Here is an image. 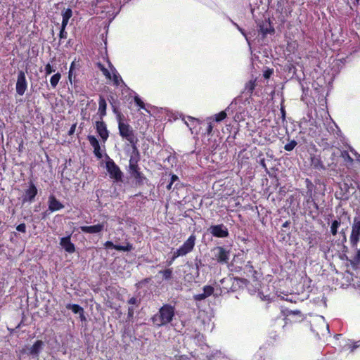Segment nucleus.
I'll return each mask as SVG.
<instances>
[{"mask_svg": "<svg viewBox=\"0 0 360 360\" xmlns=\"http://www.w3.org/2000/svg\"><path fill=\"white\" fill-rule=\"evenodd\" d=\"M213 259L220 264H226L229 260L230 251L221 246H217L212 250Z\"/></svg>", "mask_w": 360, "mask_h": 360, "instance_id": "nucleus-6", "label": "nucleus"}, {"mask_svg": "<svg viewBox=\"0 0 360 360\" xmlns=\"http://www.w3.org/2000/svg\"><path fill=\"white\" fill-rule=\"evenodd\" d=\"M195 240L196 237L194 234L190 236L189 238L183 243V245L179 248H178L175 252H174L173 257L172 261L169 262V264L176 258L184 256L188 253L191 252L194 248Z\"/></svg>", "mask_w": 360, "mask_h": 360, "instance_id": "nucleus-3", "label": "nucleus"}, {"mask_svg": "<svg viewBox=\"0 0 360 360\" xmlns=\"http://www.w3.org/2000/svg\"><path fill=\"white\" fill-rule=\"evenodd\" d=\"M96 131L105 142L108 138V131L105 123L101 120L96 122Z\"/></svg>", "mask_w": 360, "mask_h": 360, "instance_id": "nucleus-11", "label": "nucleus"}, {"mask_svg": "<svg viewBox=\"0 0 360 360\" xmlns=\"http://www.w3.org/2000/svg\"><path fill=\"white\" fill-rule=\"evenodd\" d=\"M106 169L111 179H113L117 182L122 181L123 173L113 160L109 159L106 162Z\"/></svg>", "mask_w": 360, "mask_h": 360, "instance_id": "nucleus-4", "label": "nucleus"}, {"mask_svg": "<svg viewBox=\"0 0 360 360\" xmlns=\"http://www.w3.org/2000/svg\"><path fill=\"white\" fill-rule=\"evenodd\" d=\"M134 310H135V309L133 306H131L129 307L128 313H127V316L129 319L133 318L134 314Z\"/></svg>", "mask_w": 360, "mask_h": 360, "instance_id": "nucleus-38", "label": "nucleus"}, {"mask_svg": "<svg viewBox=\"0 0 360 360\" xmlns=\"http://www.w3.org/2000/svg\"><path fill=\"white\" fill-rule=\"evenodd\" d=\"M290 225V222L289 221H285L283 224V227H288Z\"/></svg>", "mask_w": 360, "mask_h": 360, "instance_id": "nucleus-52", "label": "nucleus"}, {"mask_svg": "<svg viewBox=\"0 0 360 360\" xmlns=\"http://www.w3.org/2000/svg\"><path fill=\"white\" fill-rule=\"evenodd\" d=\"M203 292L206 297L210 296L214 292V288L211 285H205L203 288Z\"/></svg>", "mask_w": 360, "mask_h": 360, "instance_id": "nucleus-27", "label": "nucleus"}, {"mask_svg": "<svg viewBox=\"0 0 360 360\" xmlns=\"http://www.w3.org/2000/svg\"><path fill=\"white\" fill-rule=\"evenodd\" d=\"M259 164L265 170H267V167L266 165L264 158H262L259 160Z\"/></svg>", "mask_w": 360, "mask_h": 360, "instance_id": "nucleus-46", "label": "nucleus"}, {"mask_svg": "<svg viewBox=\"0 0 360 360\" xmlns=\"http://www.w3.org/2000/svg\"><path fill=\"white\" fill-rule=\"evenodd\" d=\"M208 231L217 238H226L229 233L228 229L222 224L217 225H212L208 229Z\"/></svg>", "mask_w": 360, "mask_h": 360, "instance_id": "nucleus-7", "label": "nucleus"}, {"mask_svg": "<svg viewBox=\"0 0 360 360\" xmlns=\"http://www.w3.org/2000/svg\"><path fill=\"white\" fill-rule=\"evenodd\" d=\"M360 240V217H355L352 224V231L349 236L352 247H356Z\"/></svg>", "mask_w": 360, "mask_h": 360, "instance_id": "nucleus-5", "label": "nucleus"}, {"mask_svg": "<svg viewBox=\"0 0 360 360\" xmlns=\"http://www.w3.org/2000/svg\"><path fill=\"white\" fill-rule=\"evenodd\" d=\"M172 186L173 184L169 182V184L166 186V188L167 190H171L172 188Z\"/></svg>", "mask_w": 360, "mask_h": 360, "instance_id": "nucleus-50", "label": "nucleus"}, {"mask_svg": "<svg viewBox=\"0 0 360 360\" xmlns=\"http://www.w3.org/2000/svg\"><path fill=\"white\" fill-rule=\"evenodd\" d=\"M321 323H322L323 326H326V329H327V330H328V326L325 324V323H324V321H323V320H321Z\"/></svg>", "mask_w": 360, "mask_h": 360, "instance_id": "nucleus-55", "label": "nucleus"}, {"mask_svg": "<svg viewBox=\"0 0 360 360\" xmlns=\"http://www.w3.org/2000/svg\"><path fill=\"white\" fill-rule=\"evenodd\" d=\"M74 68H75V65H72V71L74 70Z\"/></svg>", "mask_w": 360, "mask_h": 360, "instance_id": "nucleus-58", "label": "nucleus"}, {"mask_svg": "<svg viewBox=\"0 0 360 360\" xmlns=\"http://www.w3.org/2000/svg\"><path fill=\"white\" fill-rule=\"evenodd\" d=\"M49 208L52 212L59 210L64 207L54 196L49 198Z\"/></svg>", "mask_w": 360, "mask_h": 360, "instance_id": "nucleus-15", "label": "nucleus"}, {"mask_svg": "<svg viewBox=\"0 0 360 360\" xmlns=\"http://www.w3.org/2000/svg\"><path fill=\"white\" fill-rule=\"evenodd\" d=\"M235 280L238 282V283H241L245 285H247L249 283V281L245 278H236Z\"/></svg>", "mask_w": 360, "mask_h": 360, "instance_id": "nucleus-40", "label": "nucleus"}, {"mask_svg": "<svg viewBox=\"0 0 360 360\" xmlns=\"http://www.w3.org/2000/svg\"><path fill=\"white\" fill-rule=\"evenodd\" d=\"M65 27H63V25H61V29L59 34L60 39H65L67 37V32L65 31Z\"/></svg>", "mask_w": 360, "mask_h": 360, "instance_id": "nucleus-37", "label": "nucleus"}, {"mask_svg": "<svg viewBox=\"0 0 360 360\" xmlns=\"http://www.w3.org/2000/svg\"><path fill=\"white\" fill-rule=\"evenodd\" d=\"M16 230L20 231V232H22V233H25V231H26V226H25V224L24 223L19 224L16 227Z\"/></svg>", "mask_w": 360, "mask_h": 360, "instance_id": "nucleus-39", "label": "nucleus"}, {"mask_svg": "<svg viewBox=\"0 0 360 360\" xmlns=\"http://www.w3.org/2000/svg\"><path fill=\"white\" fill-rule=\"evenodd\" d=\"M66 308L68 309L72 310V311L75 314H79L80 318L82 319H85V317L84 316V309L82 307H80L79 304H68L66 305Z\"/></svg>", "mask_w": 360, "mask_h": 360, "instance_id": "nucleus-18", "label": "nucleus"}, {"mask_svg": "<svg viewBox=\"0 0 360 360\" xmlns=\"http://www.w3.org/2000/svg\"><path fill=\"white\" fill-rule=\"evenodd\" d=\"M37 194V189L36 186L32 183L30 185L29 188H27L25 191L24 195H22V202L23 203L26 202H32L34 200Z\"/></svg>", "mask_w": 360, "mask_h": 360, "instance_id": "nucleus-10", "label": "nucleus"}, {"mask_svg": "<svg viewBox=\"0 0 360 360\" xmlns=\"http://www.w3.org/2000/svg\"><path fill=\"white\" fill-rule=\"evenodd\" d=\"M188 119L190 120V121H192V122H198V119L196 118H194L193 117H191V116H188Z\"/></svg>", "mask_w": 360, "mask_h": 360, "instance_id": "nucleus-49", "label": "nucleus"}, {"mask_svg": "<svg viewBox=\"0 0 360 360\" xmlns=\"http://www.w3.org/2000/svg\"><path fill=\"white\" fill-rule=\"evenodd\" d=\"M27 87L25 74L23 71H19L16 82V92L18 95L22 96Z\"/></svg>", "mask_w": 360, "mask_h": 360, "instance_id": "nucleus-9", "label": "nucleus"}, {"mask_svg": "<svg viewBox=\"0 0 360 360\" xmlns=\"http://www.w3.org/2000/svg\"><path fill=\"white\" fill-rule=\"evenodd\" d=\"M226 117V111H221L219 113L215 115V121L221 122L224 120Z\"/></svg>", "mask_w": 360, "mask_h": 360, "instance_id": "nucleus-30", "label": "nucleus"}, {"mask_svg": "<svg viewBox=\"0 0 360 360\" xmlns=\"http://www.w3.org/2000/svg\"><path fill=\"white\" fill-rule=\"evenodd\" d=\"M246 267L249 269V271H252L255 274H256V271L253 270V266L251 264L250 262H248V264H246Z\"/></svg>", "mask_w": 360, "mask_h": 360, "instance_id": "nucleus-47", "label": "nucleus"}, {"mask_svg": "<svg viewBox=\"0 0 360 360\" xmlns=\"http://www.w3.org/2000/svg\"><path fill=\"white\" fill-rule=\"evenodd\" d=\"M356 257L358 259H360V249L357 251Z\"/></svg>", "mask_w": 360, "mask_h": 360, "instance_id": "nucleus-54", "label": "nucleus"}, {"mask_svg": "<svg viewBox=\"0 0 360 360\" xmlns=\"http://www.w3.org/2000/svg\"><path fill=\"white\" fill-rule=\"evenodd\" d=\"M45 72L46 75H50L52 72H55V69L49 63H48L45 66Z\"/></svg>", "mask_w": 360, "mask_h": 360, "instance_id": "nucleus-35", "label": "nucleus"}, {"mask_svg": "<svg viewBox=\"0 0 360 360\" xmlns=\"http://www.w3.org/2000/svg\"><path fill=\"white\" fill-rule=\"evenodd\" d=\"M175 314V309L170 304H164L152 318V322L158 327L169 323Z\"/></svg>", "mask_w": 360, "mask_h": 360, "instance_id": "nucleus-1", "label": "nucleus"}, {"mask_svg": "<svg viewBox=\"0 0 360 360\" xmlns=\"http://www.w3.org/2000/svg\"><path fill=\"white\" fill-rule=\"evenodd\" d=\"M311 165L316 169L323 168V165L320 158L316 156L311 158Z\"/></svg>", "mask_w": 360, "mask_h": 360, "instance_id": "nucleus-20", "label": "nucleus"}, {"mask_svg": "<svg viewBox=\"0 0 360 360\" xmlns=\"http://www.w3.org/2000/svg\"><path fill=\"white\" fill-rule=\"evenodd\" d=\"M233 25L237 27V29H238V30H239V31H240V32L243 35H245L244 30H243L242 28H240V27L238 26V24H236V23L233 22Z\"/></svg>", "mask_w": 360, "mask_h": 360, "instance_id": "nucleus-48", "label": "nucleus"}, {"mask_svg": "<svg viewBox=\"0 0 360 360\" xmlns=\"http://www.w3.org/2000/svg\"><path fill=\"white\" fill-rule=\"evenodd\" d=\"M134 101L136 103V104L139 106L141 108H145V104L144 103L141 101V99L138 96H136L134 97Z\"/></svg>", "mask_w": 360, "mask_h": 360, "instance_id": "nucleus-34", "label": "nucleus"}, {"mask_svg": "<svg viewBox=\"0 0 360 360\" xmlns=\"http://www.w3.org/2000/svg\"><path fill=\"white\" fill-rule=\"evenodd\" d=\"M104 246L106 248H113L116 250L119 251H124V252H129L133 250V245L127 242L125 245H115L112 241H106L104 243Z\"/></svg>", "mask_w": 360, "mask_h": 360, "instance_id": "nucleus-12", "label": "nucleus"}, {"mask_svg": "<svg viewBox=\"0 0 360 360\" xmlns=\"http://www.w3.org/2000/svg\"><path fill=\"white\" fill-rule=\"evenodd\" d=\"M257 86L256 79H251L248 81L245 86L243 93L248 94L249 96L252 95L254 90Z\"/></svg>", "mask_w": 360, "mask_h": 360, "instance_id": "nucleus-16", "label": "nucleus"}, {"mask_svg": "<svg viewBox=\"0 0 360 360\" xmlns=\"http://www.w3.org/2000/svg\"><path fill=\"white\" fill-rule=\"evenodd\" d=\"M177 181H179V177L176 174H172L169 182L173 184Z\"/></svg>", "mask_w": 360, "mask_h": 360, "instance_id": "nucleus-45", "label": "nucleus"}, {"mask_svg": "<svg viewBox=\"0 0 360 360\" xmlns=\"http://www.w3.org/2000/svg\"><path fill=\"white\" fill-rule=\"evenodd\" d=\"M212 127L211 124H210L208 127L207 132L210 133L212 131Z\"/></svg>", "mask_w": 360, "mask_h": 360, "instance_id": "nucleus-53", "label": "nucleus"}, {"mask_svg": "<svg viewBox=\"0 0 360 360\" xmlns=\"http://www.w3.org/2000/svg\"><path fill=\"white\" fill-rule=\"evenodd\" d=\"M94 155L98 158H102V154L101 153V147L100 146L98 148V149H94Z\"/></svg>", "mask_w": 360, "mask_h": 360, "instance_id": "nucleus-43", "label": "nucleus"}, {"mask_svg": "<svg viewBox=\"0 0 360 360\" xmlns=\"http://www.w3.org/2000/svg\"><path fill=\"white\" fill-rule=\"evenodd\" d=\"M159 273L162 274V276H163L164 279L168 280V279L171 278V277H172V269H165V270H163V271H160Z\"/></svg>", "mask_w": 360, "mask_h": 360, "instance_id": "nucleus-26", "label": "nucleus"}, {"mask_svg": "<svg viewBox=\"0 0 360 360\" xmlns=\"http://www.w3.org/2000/svg\"><path fill=\"white\" fill-rule=\"evenodd\" d=\"M117 119L120 135L129 142V143L131 145L133 151L136 152L137 155H139V150L136 147L138 140L134 135L131 127L129 124L122 122V115L120 112L117 114Z\"/></svg>", "mask_w": 360, "mask_h": 360, "instance_id": "nucleus-2", "label": "nucleus"}, {"mask_svg": "<svg viewBox=\"0 0 360 360\" xmlns=\"http://www.w3.org/2000/svg\"><path fill=\"white\" fill-rule=\"evenodd\" d=\"M76 127H77V123H75L71 126V127L68 131V135L70 136V135L74 134V133L75 132Z\"/></svg>", "mask_w": 360, "mask_h": 360, "instance_id": "nucleus-44", "label": "nucleus"}, {"mask_svg": "<svg viewBox=\"0 0 360 360\" xmlns=\"http://www.w3.org/2000/svg\"><path fill=\"white\" fill-rule=\"evenodd\" d=\"M134 153L137 154L136 152H134ZM139 155H136L137 158L131 155L129 160V166H131L132 165H137L139 161Z\"/></svg>", "mask_w": 360, "mask_h": 360, "instance_id": "nucleus-33", "label": "nucleus"}, {"mask_svg": "<svg viewBox=\"0 0 360 360\" xmlns=\"http://www.w3.org/2000/svg\"><path fill=\"white\" fill-rule=\"evenodd\" d=\"M72 11L70 8H68L63 11V12H62V17H63L62 25H63V27H65L67 26L68 21H69L70 18L72 17Z\"/></svg>", "mask_w": 360, "mask_h": 360, "instance_id": "nucleus-19", "label": "nucleus"}, {"mask_svg": "<svg viewBox=\"0 0 360 360\" xmlns=\"http://www.w3.org/2000/svg\"><path fill=\"white\" fill-rule=\"evenodd\" d=\"M75 65V63L72 62L70 65V70H69L68 79L70 82H72V78L73 77L72 65Z\"/></svg>", "mask_w": 360, "mask_h": 360, "instance_id": "nucleus-41", "label": "nucleus"}, {"mask_svg": "<svg viewBox=\"0 0 360 360\" xmlns=\"http://www.w3.org/2000/svg\"><path fill=\"white\" fill-rule=\"evenodd\" d=\"M267 26L266 27H264V25H261L259 27H260V31L261 32H262V34L264 35H266L269 33H271V32H274V30L271 28V26L270 25H266Z\"/></svg>", "mask_w": 360, "mask_h": 360, "instance_id": "nucleus-25", "label": "nucleus"}, {"mask_svg": "<svg viewBox=\"0 0 360 360\" xmlns=\"http://www.w3.org/2000/svg\"><path fill=\"white\" fill-rule=\"evenodd\" d=\"M340 221L338 220H334L332 222L331 227H330V231L333 236H335L337 234L338 228L340 226Z\"/></svg>", "mask_w": 360, "mask_h": 360, "instance_id": "nucleus-24", "label": "nucleus"}, {"mask_svg": "<svg viewBox=\"0 0 360 360\" xmlns=\"http://www.w3.org/2000/svg\"><path fill=\"white\" fill-rule=\"evenodd\" d=\"M264 77H265L266 78H268V77H269V73H266V74H264Z\"/></svg>", "mask_w": 360, "mask_h": 360, "instance_id": "nucleus-56", "label": "nucleus"}, {"mask_svg": "<svg viewBox=\"0 0 360 360\" xmlns=\"http://www.w3.org/2000/svg\"><path fill=\"white\" fill-rule=\"evenodd\" d=\"M140 300L136 297H131L128 300V304L130 305H134L136 307H139L140 304Z\"/></svg>", "mask_w": 360, "mask_h": 360, "instance_id": "nucleus-31", "label": "nucleus"}, {"mask_svg": "<svg viewBox=\"0 0 360 360\" xmlns=\"http://www.w3.org/2000/svg\"><path fill=\"white\" fill-rule=\"evenodd\" d=\"M44 342L41 340H37L34 344L29 348L28 354L37 357L42 350Z\"/></svg>", "mask_w": 360, "mask_h": 360, "instance_id": "nucleus-14", "label": "nucleus"}, {"mask_svg": "<svg viewBox=\"0 0 360 360\" xmlns=\"http://www.w3.org/2000/svg\"><path fill=\"white\" fill-rule=\"evenodd\" d=\"M112 73H113L114 84L117 86L120 84V82H122V79L115 69H114Z\"/></svg>", "mask_w": 360, "mask_h": 360, "instance_id": "nucleus-28", "label": "nucleus"}, {"mask_svg": "<svg viewBox=\"0 0 360 360\" xmlns=\"http://www.w3.org/2000/svg\"><path fill=\"white\" fill-rule=\"evenodd\" d=\"M193 298L196 301H201V300H205V298H207V297H206V295H205V294L203 292V293L195 295L193 296Z\"/></svg>", "mask_w": 360, "mask_h": 360, "instance_id": "nucleus-36", "label": "nucleus"}, {"mask_svg": "<svg viewBox=\"0 0 360 360\" xmlns=\"http://www.w3.org/2000/svg\"><path fill=\"white\" fill-rule=\"evenodd\" d=\"M296 146L297 142L295 140H292L290 143L285 145L284 149L287 151H291L295 148Z\"/></svg>", "mask_w": 360, "mask_h": 360, "instance_id": "nucleus-29", "label": "nucleus"}, {"mask_svg": "<svg viewBox=\"0 0 360 360\" xmlns=\"http://www.w3.org/2000/svg\"><path fill=\"white\" fill-rule=\"evenodd\" d=\"M131 176L136 180V181L139 184L143 183V181L145 179V177L142 174L141 172L139 171H135Z\"/></svg>", "mask_w": 360, "mask_h": 360, "instance_id": "nucleus-23", "label": "nucleus"}, {"mask_svg": "<svg viewBox=\"0 0 360 360\" xmlns=\"http://www.w3.org/2000/svg\"><path fill=\"white\" fill-rule=\"evenodd\" d=\"M87 139L94 149H98V148L100 146V144L97 139L92 135L88 136Z\"/></svg>", "mask_w": 360, "mask_h": 360, "instance_id": "nucleus-21", "label": "nucleus"}, {"mask_svg": "<svg viewBox=\"0 0 360 360\" xmlns=\"http://www.w3.org/2000/svg\"><path fill=\"white\" fill-rule=\"evenodd\" d=\"M281 112H282L283 118L284 120L285 119V110L283 108H281Z\"/></svg>", "mask_w": 360, "mask_h": 360, "instance_id": "nucleus-51", "label": "nucleus"}, {"mask_svg": "<svg viewBox=\"0 0 360 360\" xmlns=\"http://www.w3.org/2000/svg\"><path fill=\"white\" fill-rule=\"evenodd\" d=\"M80 230L86 233H99L103 230H107V221H104L100 224L91 226H80Z\"/></svg>", "mask_w": 360, "mask_h": 360, "instance_id": "nucleus-8", "label": "nucleus"}, {"mask_svg": "<svg viewBox=\"0 0 360 360\" xmlns=\"http://www.w3.org/2000/svg\"><path fill=\"white\" fill-rule=\"evenodd\" d=\"M129 169H130L131 174H133L134 172H135V171H139V167L138 166V164L134 165H132L131 166H129Z\"/></svg>", "mask_w": 360, "mask_h": 360, "instance_id": "nucleus-42", "label": "nucleus"}, {"mask_svg": "<svg viewBox=\"0 0 360 360\" xmlns=\"http://www.w3.org/2000/svg\"><path fill=\"white\" fill-rule=\"evenodd\" d=\"M98 114L101 117V120L106 115L107 103L105 98L100 96L98 101Z\"/></svg>", "mask_w": 360, "mask_h": 360, "instance_id": "nucleus-17", "label": "nucleus"}, {"mask_svg": "<svg viewBox=\"0 0 360 360\" xmlns=\"http://www.w3.org/2000/svg\"><path fill=\"white\" fill-rule=\"evenodd\" d=\"M356 2H358V1H359V0H356Z\"/></svg>", "mask_w": 360, "mask_h": 360, "instance_id": "nucleus-59", "label": "nucleus"}, {"mask_svg": "<svg viewBox=\"0 0 360 360\" xmlns=\"http://www.w3.org/2000/svg\"><path fill=\"white\" fill-rule=\"evenodd\" d=\"M99 67H100V69L103 72V75L108 79H111V75H110V72L108 71V69H106L103 65H102L101 64H98Z\"/></svg>", "mask_w": 360, "mask_h": 360, "instance_id": "nucleus-32", "label": "nucleus"}, {"mask_svg": "<svg viewBox=\"0 0 360 360\" xmlns=\"http://www.w3.org/2000/svg\"><path fill=\"white\" fill-rule=\"evenodd\" d=\"M60 77H61V75L59 72L53 75L51 77V78L50 79V82H51V85L53 88H55L58 85Z\"/></svg>", "mask_w": 360, "mask_h": 360, "instance_id": "nucleus-22", "label": "nucleus"}, {"mask_svg": "<svg viewBox=\"0 0 360 360\" xmlns=\"http://www.w3.org/2000/svg\"><path fill=\"white\" fill-rule=\"evenodd\" d=\"M60 245L69 253H73L75 251V245L70 240V236L61 238Z\"/></svg>", "mask_w": 360, "mask_h": 360, "instance_id": "nucleus-13", "label": "nucleus"}, {"mask_svg": "<svg viewBox=\"0 0 360 360\" xmlns=\"http://www.w3.org/2000/svg\"><path fill=\"white\" fill-rule=\"evenodd\" d=\"M347 156H348V160H349V161L352 162V161H353V160L349 157V155H347Z\"/></svg>", "mask_w": 360, "mask_h": 360, "instance_id": "nucleus-57", "label": "nucleus"}]
</instances>
